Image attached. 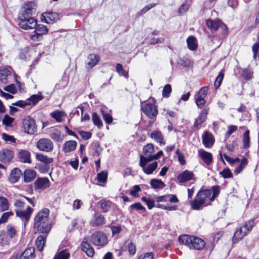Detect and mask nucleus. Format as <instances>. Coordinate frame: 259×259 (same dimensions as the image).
<instances>
[{
    "label": "nucleus",
    "instance_id": "obj_1",
    "mask_svg": "<svg viewBox=\"0 0 259 259\" xmlns=\"http://www.w3.org/2000/svg\"><path fill=\"white\" fill-rule=\"evenodd\" d=\"M50 210L48 208H44L40 211L34 219V232L49 233L51 226L48 221Z\"/></svg>",
    "mask_w": 259,
    "mask_h": 259
},
{
    "label": "nucleus",
    "instance_id": "obj_2",
    "mask_svg": "<svg viewBox=\"0 0 259 259\" xmlns=\"http://www.w3.org/2000/svg\"><path fill=\"white\" fill-rule=\"evenodd\" d=\"M179 241L187 246L191 249L201 250L205 245V242L201 238L188 235H181L179 238Z\"/></svg>",
    "mask_w": 259,
    "mask_h": 259
},
{
    "label": "nucleus",
    "instance_id": "obj_3",
    "mask_svg": "<svg viewBox=\"0 0 259 259\" xmlns=\"http://www.w3.org/2000/svg\"><path fill=\"white\" fill-rule=\"evenodd\" d=\"M139 165L142 168L144 172L147 175H151L157 168L158 163L154 161L147 165V163L152 160L148 157H144L143 155L140 156Z\"/></svg>",
    "mask_w": 259,
    "mask_h": 259
},
{
    "label": "nucleus",
    "instance_id": "obj_4",
    "mask_svg": "<svg viewBox=\"0 0 259 259\" xmlns=\"http://www.w3.org/2000/svg\"><path fill=\"white\" fill-rule=\"evenodd\" d=\"M18 25L19 27L24 30L34 29L37 26V20L33 17L27 18L21 16L18 19Z\"/></svg>",
    "mask_w": 259,
    "mask_h": 259
},
{
    "label": "nucleus",
    "instance_id": "obj_5",
    "mask_svg": "<svg viewBox=\"0 0 259 259\" xmlns=\"http://www.w3.org/2000/svg\"><path fill=\"white\" fill-rule=\"evenodd\" d=\"M22 127L24 132L32 135L37 131V126L33 118L29 116H25L22 121Z\"/></svg>",
    "mask_w": 259,
    "mask_h": 259
},
{
    "label": "nucleus",
    "instance_id": "obj_6",
    "mask_svg": "<svg viewBox=\"0 0 259 259\" xmlns=\"http://www.w3.org/2000/svg\"><path fill=\"white\" fill-rule=\"evenodd\" d=\"M91 241L95 245L103 247L108 243L106 235L102 232H96L91 236Z\"/></svg>",
    "mask_w": 259,
    "mask_h": 259
},
{
    "label": "nucleus",
    "instance_id": "obj_7",
    "mask_svg": "<svg viewBox=\"0 0 259 259\" xmlns=\"http://www.w3.org/2000/svg\"><path fill=\"white\" fill-rule=\"evenodd\" d=\"M208 90L207 87H203L195 94V103L199 108H202L206 103L204 98L207 95Z\"/></svg>",
    "mask_w": 259,
    "mask_h": 259
},
{
    "label": "nucleus",
    "instance_id": "obj_8",
    "mask_svg": "<svg viewBox=\"0 0 259 259\" xmlns=\"http://www.w3.org/2000/svg\"><path fill=\"white\" fill-rule=\"evenodd\" d=\"M36 147L41 151L49 152L53 150L54 145L51 140L42 138L37 141Z\"/></svg>",
    "mask_w": 259,
    "mask_h": 259
},
{
    "label": "nucleus",
    "instance_id": "obj_9",
    "mask_svg": "<svg viewBox=\"0 0 259 259\" xmlns=\"http://www.w3.org/2000/svg\"><path fill=\"white\" fill-rule=\"evenodd\" d=\"M34 34H32L30 36L31 39L33 41H39L42 38L43 35H45L48 32V29L47 27L42 24H38L34 28Z\"/></svg>",
    "mask_w": 259,
    "mask_h": 259
},
{
    "label": "nucleus",
    "instance_id": "obj_10",
    "mask_svg": "<svg viewBox=\"0 0 259 259\" xmlns=\"http://www.w3.org/2000/svg\"><path fill=\"white\" fill-rule=\"evenodd\" d=\"M142 109L144 113L150 118L155 117L157 114L156 106L152 103L146 104Z\"/></svg>",
    "mask_w": 259,
    "mask_h": 259
},
{
    "label": "nucleus",
    "instance_id": "obj_11",
    "mask_svg": "<svg viewBox=\"0 0 259 259\" xmlns=\"http://www.w3.org/2000/svg\"><path fill=\"white\" fill-rule=\"evenodd\" d=\"M32 208L28 206L25 210H17V217H19L24 224L25 227L26 223L28 222L30 219V215L32 212Z\"/></svg>",
    "mask_w": 259,
    "mask_h": 259
},
{
    "label": "nucleus",
    "instance_id": "obj_12",
    "mask_svg": "<svg viewBox=\"0 0 259 259\" xmlns=\"http://www.w3.org/2000/svg\"><path fill=\"white\" fill-rule=\"evenodd\" d=\"M194 179L193 172L188 170H185L180 173L177 177V180L180 183H186Z\"/></svg>",
    "mask_w": 259,
    "mask_h": 259
},
{
    "label": "nucleus",
    "instance_id": "obj_13",
    "mask_svg": "<svg viewBox=\"0 0 259 259\" xmlns=\"http://www.w3.org/2000/svg\"><path fill=\"white\" fill-rule=\"evenodd\" d=\"M14 152L8 149H4L0 151V161L3 162L10 161L14 157Z\"/></svg>",
    "mask_w": 259,
    "mask_h": 259
},
{
    "label": "nucleus",
    "instance_id": "obj_14",
    "mask_svg": "<svg viewBox=\"0 0 259 259\" xmlns=\"http://www.w3.org/2000/svg\"><path fill=\"white\" fill-rule=\"evenodd\" d=\"M36 9L35 3L32 2L26 3L23 7L21 11V16L32 15Z\"/></svg>",
    "mask_w": 259,
    "mask_h": 259
},
{
    "label": "nucleus",
    "instance_id": "obj_15",
    "mask_svg": "<svg viewBox=\"0 0 259 259\" xmlns=\"http://www.w3.org/2000/svg\"><path fill=\"white\" fill-rule=\"evenodd\" d=\"M198 155L207 165H210L212 162V155L211 153L200 149L198 151Z\"/></svg>",
    "mask_w": 259,
    "mask_h": 259
},
{
    "label": "nucleus",
    "instance_id": "obj_16",
    "mask_svg": "<svg viewBox=\"0 0 259 259\" xmlns=\"http://www.w3.org/2000/svg\"><path fill=\"white\" fill-rule=\"evenodd\" d=\"M35 189L44 190L50 186L49 180L47 178H39L34 182Z\"/></svg>",
    "mask_w": 259,
    "mask_h": 259
},
{
    "label": "nucleus",
    "instance_id": "obj_17",
    "mask_svg": "<svg viewBox=\"0 0 259 259\" xmlns=\"http://www.w3.org/2000/svg\"><path fill=\"white\" fill-rule=\"evenodd\" d=\"M58 15L55 13L46 12L42 14L40 20L46 23H54L57 19Z\"/></svg>",
    "mask_w": 259,
    "mask_h": 259
},
{
    "label": "nucleus",
    "instance_id": "obj_18",
    "mask_svg": "<svg viewBox=\"0 0 259 259\" xmlns=\"http://www.w3.org/2000/svg\"><path fill=\"white\" fill-rule=\"evenodd\" d=\"M202 143L206 148H211L214 142V139L211 134L206 132L202 137Z\"/></svg>",
    "mask_w": 259,
    "mask_h": 259
},
{
    "label": "nucleus",
    "instance_id": "obj_19",
    "mask_svg": "<svg viewBox=\"0 0 259 259\" xmlns=\"http://www.w3.org/2000/svg\"><path fill=\"white\" fill-rule=\"evenodd\" d=\"M41 233V234L37 237L35 243L38 250L39 251H42L46 241L47 236L49 233Z\"/></svg>",
    "mask_w": 259,
    "mask_h": 259
},
{
    "label": "nucleus",
    "instance_id": "obj_20",
    "mask_svg": "<svg viewBox=\"0 0 259 259\" xmlns=\"http://www.w3.org/2000/svg\"><path fill=\"white\" fill-rule=\"evenodd\" d=\"M211 194L212 191L210 190H202L198 192L196 198L204 205H206L205 202L206 199H209Z\"/></svg>",
    "mask_w": 259,
    "mask_h": 259
},
{
    "label": "nucleus",
    "instance_id": "obj_21",
    "mask_svg": "<svg viewBox=\"0 0 259 259\" xmlns=\"http://www.w3.org/2000/svg\"><path fill=\"white\" fill-rule=\"evenodd\" d=\"M81 248L82 251L85 252L88 256L92 257L94 255V249L90 246L86 238H84L81 243Z\"/></svg>",
    "mask_w": 259,
    "mask_h": 259
},
{
    "label": "nucleus",
    "instance_id": "obj_22",
    "mask_svg": "<svg viewBox=\"0 0 259 259\" xmlns=\"http://www.w3.org/2000/svg\"><path fill=\"white\" fill-rule=\"evenodd\" d=\"M206 24L211 31H217L222 24V22L218 19H208L206 21Z\"/></svg>",
    "mask_w": 259,
    "mask_h": 259
},
{
    "label": "nucleus",
    "instance_id": "obj_23",
    "mask_svg": "<svg viewBox=\"0 0 259 259\" xmlns=\"http://www.w3.org/2000/svg\"><path fill=\"white\" fill-rule=\"evenodd\" d=\"M35 249L34 247H29L25 250L20 256V259H34Z\"/></svg>",
    "mask_w": 259,
    "mask_h": 259
},
{
    "label": "nucleus",
    "instance_id": "obj_24",
    "mask_svg": "<svg viewBox=\"0 0 259 259\" xmlns=\"http://www.w3.org/2000/svg\"><path fill=\"white\" fill-rule=\"evenodd\" d=\"M36 176L35 171L31 169H26L24 173V181L26 183L32 181Z\"/></svg>",
    "mask_w": 259,
    "mask_h": 259
},
{
    "label": "nucleus",
    "instance_id": "obj_25",
    "mask_svg": "<svg viewBox=\"0 0 259 259\" xmlns=\"http://www.w3.org/2000/svg\"><path fill=\"white\" fill-rule=\"evenodd\" d=\"M19 158L23 163H30L31 160L30 159V153L27 150H22L19 152Z\"/></svg>",
    "mask_w": 259,
    "mask_h": 259
},
{
    "label": "nucleus",
    "instance_id": "obj_26",
    "mask_svg": "<svg viewBox=\"0 0 259 259\" xmlns=\"http://www.w3.org/2000/svg\"><path fill=\"white\" fill-rule=\"evenodd\" d=\"M150 137L160 145L165 144V143L163 141V136L159 131H153L151 133Z\"/></svg>",
    "mask_w": 259,
    "mask_h": 259
},
{
    "label": "nucleus",
    "instance_id": "obj_27",
    "mask_svg": "<svg viewBox=\"0 0 259 259\" xmlns=\"http://www.w3.org/2000/svg\"><path fill=\"white\" fill-rule=\"evenodd\" d=\"M246 229L244 227H240L234 233L233 237V241L234 243L241 240L246 234Z\"/></svg>",
    "mask_w": 259,
    "mask_h": 259
},
{
    "label": "nucleus",
    "instance_id": "obj_28",
    "mask_svg": "<svg viewBox=\"0 0 259 259\" xmlns=\"http://www.w3.org/2000/svg\"><path fill=\"white\" fill-rule=\"evenodd\" d=\"M208 114V110L204 109L201 113L199 114L198 118L196 119L195 122V126L197 127L201 123H202L206 119L207 114Z\"/></svg>",
    "mask_w": 259,
    "mask_h": 259
},
{
    "label": "nucleus",
    "instance_id": "obj_29",
    "mask_svg": "<svg viewBox=\"0 0 259 259\" xmlns=\"http://www.w3.org/2000/svg\"><path fill=\"white\" fill-rule=\"evenodd\" d=\"M88 59L89 60L88 65L90 68H92L98 63L100 57L97 55L92 54L88 56Z\"/></svg>",
    "mask_w": 259,
    "mask_h": 259
},
{
    "label": "nucleus",
    "instance_id": "obj_30",
    "mask_svg": "<svg viewBox=\"0 0 259 259\" xmlns=\"http://www.w3.org/2000/svg\"><path fill=\"white\" fill-rule=\"evenodd\" d=\"M35 157L37 160L44 163L45 164V165L51 163L53 160L52 158L49 157L42 153H36Z\"/></svg>",
    "mask_w": 259,
    "mask_h": 259
},
{
    "label": "nucleus",
    "instance_id": "obj_31",
    "mask_svg": "<svg viewBox=\"0 0 259 259\" xmlns=\"http://www.w3.org/2000/svg\"><path fill=\"white\" fill-rule=\"evenodd\" d=\"M10 74V71L6 68L0 67V81L5 83L7 81V77Z\"/></svg>",
    "mask_w": 259,
    "mask_h": 259
},
{
    "label": "nucleus",
    "instance_id": "obj_32",
    "mask_svg": "<svg viewBox=\"0 0 259 259\" xmlns=\"http://www.w3.org/2000/svg\"><path fill=\"white\" fill-rule=\"evenodd\" d=\"M70 252L67 249H63L56 253L53 259H69Z\"/></svg>",
    "mask_w": 259,
    "mask_h": 259
},
{
    "label": "nucleus",
    "instance_id": "obj_33",
    "mask_svg": "<svg viewBox=\"0 0 259 259\" xmlns=\"http://www.w3.org/2000/svg\"><path fill=\"white\" fill-rule=\"evenodd\" d=\"M187 43L188 48L192 51L195 50L197 48V40L193 36H189L187 39Z\"/></svg>",
    "mask_w": 259,
    "mask_h": 259
},
{
    "label": "nucleus",
    "instance_id": "obj_34",
    "mask_svg": "<svg viewBox=\"0 0 259 259\" xmlns=\"http://www.w3.org/2000/svg\"><path fill=\"white\" fill-rule=\"evenodd\" d=\"M189 204L192 208L194 210H199L202 208L203 206H206L202 203L197 198L194 200H192L189 202Z\"/></svg>",
    "mask_w": 259,
    "mask_h": 259
},
{
    "label": "nucleus",
    "instance_id": "obj_35",
    "mask_svg": "<svg viewBox=\"0 0 259 259\" xmlns=\"http://www.w3.org/2000/svg\"><path fill=\"white\" fill-rule=\"evenodd\" d=\"M76 146V142L74 141H69L66 142L63 147L65 152H69L74 150Z\"/></svg>",
    "mask_w": 259,
    "mask_h": 259
},
{
    "label": "nucleus",
    "instance_id": "obj_36",
    "mask_svg": "<svg viewBox=\"0 0 259 259\" xmlns=\"http://www.w3.org/2000/svg\"><path fill=\"white\" fill-rule=\"evenodd\" d=\"M150 184L153 189L163 188L165 186L164 183L161 180L156 179H151Z\"/></svg>",
    "mask_w": 259,
    "mask_h": 259
},
{
    "label": "nucleus",
    "instance_id": "obj_37",
    "mask_svg": "<svg viewBox=\"0 0 259 259\" xmlns=\"http://www.w3.org/2000/svg\"><path fill=\"white\" fill-rule=\"evenodd\" d=\"M10 239L4 230L0 231V245L5 246L9 243Z\"/></svg>",
    "mask_w": 259,
    "mask_h": 259
},
{
    "label": "nucleus",
    "instance_id": "obj_38",
    "mask_svg": "<svg viewBox=\"0 0 259 259\" xmlns=\"http://www.w3.org/2000/svg\"><path fill=\"white\" fill-rule=\"evenodd\" d=\"M154 146L152 144H148L143 148V153L145 154V157H148L152 156V154L154 152Z\"/></svg>",
    "mask_w": 259,
    "mask_h": 259
},
{
    "label": "nucleus",
    "instance_id": "obj_39",
    "mask_svg": "<svg viewBox=\"0 0 259 259\" xmlns=\"http://www.w3.org/2000/svg\"><path fill=\"white\" fill-rule=\"evenodd\" d=\"M9 209V202L8 199L4 197L0 196V211L3 212Z\"/></svg>",
    "mask_w": 259,
    "mask_h": 259
},
{
    "label": "nucleus",
    "instance_id": "obj_40",
    "mask_svg": "<svg viewBox=\"0 0 259 259\" xmlns=\"http://www.w3.org/2000/svg\"><path fill=\"white\" fill-rule=\"evenodd\" d=\"M249 131L247 130L244 133L243 136V148L247 149L250 146V138H249Z\"/></svg>",
    "mask_w": 259,
    "mask_h": 259
},
{
    "label": "nucleus",
    "instance_id": "obj_41",
    "mask_svg": "<svg viewBox=\"0 0 259 259\" xmlns=\"http://www.w3.org/2000/svg\"><path fill=\"white\" fill-rule=\"evenodd\" d=\"M92 120L94 124L98 126V128H101L103 126L102 121L100 116L97 113H93L92 114Z\"/></svg>",
    "mask_w": 259,
    "mask_h": 259
},
{
    "label": "nucleus",
    "instance_id": "obj_42",
    "mask_svg": "<svg viewBox=\"0 0 259 259\" xmlns=\"http://www.w3.org/2000/svg\"><path fill=\"white\" fill-rule=\"evenodd\" d=\"M210 190L212 191V196H210L209 200L213 201L220 193V187L219 186H213Z\"/></svg>",
    "mask_w": 259,
    "mask_h": 259
},
{
    "label": "nucleus",
    "instance_id": "obj_43",
    "mask_svg": "<svg viewBox=\"0 0 259 259\" xmlns=\"http://www.w3.org/2000/svg\"><path fill=\"white\" fill-rule=\"evenodd\" d=\"M7 235L9 239L13 238L16 233L15 228L10 224H9L6 227Z\"/></svg>",
    "mask_w": 259,
    "mask_h": 259
},
{
    "label": "nucleus",
    "instance_id": "obj_44",
    "mask_svg": "<svg viewBox=\"0 0 259 259\" xmlns=\"http://www.w3.org/2000/svg\"><path fill=\"white\" fill-rule=\"evenodd\" d=\"M14 213L12 211H7L2 214L0 218V225L7 222L9 219L13 216Z\"/></svg>",
    "mask_w": 259,
    "mask_h": 259
},
{
    "label": "nucleus",
    "instance_id": "obj_45",
    "mask_svg": "<svg viewBox=\"0 0 259 259\" xmlns=\"http://www.w3.org/2000/svg\"><path fill=\"white\" fill-rule=\"evenodd\" d=\"M42 99V97L38 95H33L31 96L28 100L30 102V105H34L38 101Z\"/></svg>",
    "mask_w": 259,
    "mask_h": 259
},
{
    "label": "nucleus",
    "instance_id": "obj_46",
    "mask_svg": "<svg viewBox=\"0 0 259 259\" xmlns=\"http://www.w3.org/2000/svg\"><path fill=\"white\" fill-rule=\"evenodd\" d=\"M63 115V112L60 111H56L51 113L52 117L59 122L62 121Z\"/></svg>",
    "mask_w": 259,
    "mask_h": 259
},
{
    "label": "nucleus",
    "instance_id": "obj_47",
    "mask_svg": "<svg viewBox=\"0 0 259 259\" xmlns=\"http://www.w3.org/2000/svg\"><path fill=\"white\" fill-rule=\"evenodd\" d=\"M224 77V74L223 72H220L217 77L215 81L214 82V86L216 89H218L221 85L223 79Z\"/></svg>",
    "mask_w": 259,
    "mask_h": 259
},
{
    "label": "nucleus",
    "instance_id": "obj_48",
    "mask_svg": "<svg viewBox=\"0 0 259 259\" xmlns=\"http://www.w3.org/2000/svg\"><path fill=\"white\" fill-rule=\"evenodd\" d=\"M108 173L106 171H102L97 175V180L101 183H105L107 181Z\"/></svg>",
    "mask_w": 259,
    "mask_h": 259
},
{
    "label": "nucleus",
    "instance_id": "obj_49",
    "mask_svg": "<svg viewBox=\"0 0 259 259\" xmlns=\"http://www.w3.org/2000/svg\"><path fill=\"white\" fill-rule=\"evenodd\" d=\"M171 92V87L169 84H166L162 90V96L164 98H168Z\"/></svg>",
    "mask_w": 259,
    "mask_h": 259
},
{
    "label": "nucleus",
    "instance_id": "obj_50",
    "mask_svg": "<svg viewBox=\"0 0 259 259\" xmlns=\"http://www.w3.org/2000/svg\"><path fill=\"white\" fill-rule=\"evenodd\" d=\"M112 203L110 201H105L101 203V207L103 212H106L109 211Z\"/></svg>",
    "mask_w": 259,
    "mask_h": 259
},
{
    "label": "nucleus",
    "instance_id": "obj_51",
    "mask_svg": "<svg viewBox=\"0 0 259 259\" xmlns=\"http://www.w3.org/2000/svg\"><path fill=\"white\" fill-rule=\"evenodd\" d=\"M2 138L6 142H16V139L13 136H10L4 133L2 134Z\"/></svg>",
    "mask_w": 259,
    "mask_h": 259
},
{
    "label": "nucleus",
    "instance_id": "obj_52",
    "mask_svg": "<svg viewBox=\"0 0 259 259\" xmlns=\"http://www.w3.org/2000/svg\"><path fill=\"white\" fill-rule=\"evenodd\" d=\"M128 251L131 255H134L136 253V246L131 241H126Z\"/></svg>",
    "mask_w": 259,
    "mask_h": 259
},
{
    "label": "nucleus",
    "instance_id": "obj_53",
    "mask_svg": "<svg viewBox=\"0 0 259 259\" xmlns=\"http://www.w3.org/2000/svg\"><path fill=\"white\" fill-rule=\"evenodd\" d=\"M14 119L10 117L9 115H6L3 120L2 122L3 124L7 126H10L11 123L14 121Z\"/></svg>",
    "mask_w": 259,
    "mask_h": 259
},
{
    "label": "nucleus",
    "instance_id": "obj_54",
    "mask_svg": "<svg viewBox=\"0 0 259 259\" xmlns=\"http://www.w3.org/2000/svg\"><path fill=\"white\" fill-rule=\"evenodd\" d=\"M237 130V126L234 125H230L228 126V131L225 134V138H228L233 133Z\"/></svg>",
    "mask_w": 259,
    "mask_h": 259
},
{
    "label": "nucleus",
    "instance_id": "obj_55",
    "mask_svg": "<svg viewBox=\"0 0 259 259\" xmlns=\"http://www.w3.org/2000/svg\"><path fill=\"white\" fill-rule=\"evenodd\" d=\"M9 181L12 184L16 182V168H14L12 170L9 177Z\"/></svg>",
    "mask_w": 259,
    "mask_h": 259
},
{
    "label": "nucleus",
    "instance_id": "obj_56",
    "mask_svg": "<svg viewBox=\"0 0 259 259\" xmlns=\"http://www.w3.org/2000/svg\"><path fill=\"white\" fill-rule=\"evenodd\" d=\"M220 174L225 179L230 178L232 177V174L229 168L224 169L220 172Z\"/></svg>",
    "mask_w": 259,
    "mask_h": 259
},
{
    "label": "nucleus",
    "instance_id": "obj_57",
    "mask_svg": "<svg viewBox=\"0 0 259 259\" xmlns=\"http://www.w3.org/2000/svg\"><path fill=\"white\" fill-rule=\"evenodd\" d=\"M176 154L178 157V160L181 165H184L186 163L185 158L183 153L180 152L179 150L176 151Z\"/></svg>",
    "mask_w": 259,
    "mask_h": 259
},
{
    "label": "nucleus",
    "instance_id": "obj_58",
    "mask_svg": "<svg viewBox=\"0 0 259 259\" xmlns=\"http://www.w3.org/2000/svg\"><path fill=\"white\" fill-rule=\"evenodd\" d=\"M220 159L223 161V162L225 163V161L223 159V157L225 159L226 161H227L228 162H229L230 164H233L234 163V160L233 158H231L230 156L227 155L226 154H224V155L222 154L221 152H220Z\"/></svg>",
    "mask_w": 259,
    "mask_h": 259
},
{
    "label": "nucleus",
    "instance_id": "obj_59",
    "mask_svg": "<svg viewBox=\"0 0 259 259\" xmlns=\"http://www.w3.org/2000/svg\"><path fill=\"white\" fill-rule=\"evenodd\" d=\"M242 76L246 79H250L252 77V72L249 69H245L242 71Z\"/></svg>",
    "mask_w": 259,
    "mask_h": 259
},
{
    "label": "nucleus",
    "instance_id": "obj_60",
    "mask_svg": "<svg viewBox=\"0 0 259 259\" xmlns=\"http://www.w3.org/2000/svg\"><path fill=\"white\" fill-rule=\"evenodd\" d=\"M189 5L186 3L183 4L179 9V13L180 15H183L189 9Z\"/></svg>",
    "mask_w": 259,
    "mask_h": 259
},
{
    "label": "nucleus",
    "instance_id": "obj_61",
    "mask_svg": "<svg viewBox=\"0 0 259 259\" xmlns=\"http://www.w3.org/2000/svg\"><path fill=\"white\" fill-rule=\"evenodd\" d=\"M254 225V221L253 220H250L247 222L245 223V225L242 226L246 229V231L247 232L248 231H250L252 229V227Z\"/></svg>",
    "mask_w": 259,
    "mask_h": 259
},
{
    "label": "nucleus",
    "instance_id": "obj_62",
    "mask_svg": "<svg viewBox=\"0 0 259 259\" xmlns=\"http://www.w3.org/2000/svg\"><path fill=\"white\" fill-rule=\"evenodd\" d=\"M156 5V4H150L149 5H148L146 6H145L140 12V14L141 15H143L144 14L146 13L147 11L150 10L151 9L153 8Z\"/></svg>",
    "mask_w": 259,
    "mask_h": 259
},
{
    "label": "nucleus",
    "instance_id": "obj_63",
    "mask_svg": "<svg viewBox=\"0 0 259 259\" xmlns=\"http://www.w3.org/2000/svg\"><path fill=\"white\" fill-rule=\"evenodd\" d=\"M102 115L104 120L107 123L110 124L112 122L113 118L110 114L105 113L103 112Z\"/></svg>",
    "mask_w": 259,
    "mask_h": 259
},
{
    "label": "nucleus",
    "instance_id": "obj_64",
    "mask_svg": "<svg viewBox=\"0 0 259 259\" xmlns=\"http://www.w3.org/2000/svg\"><path fill=\"white\" fill-rule=\"evenodd\" d=\"M116 68L117 71L119 74H120L121 75H122L125 77L127 76V73L126 71H125L123 69L122 66L121 64H117L116 65Z\"/></svg>",
    "mask_w": 259,
    "mask_h": 259
}]
</instances>
